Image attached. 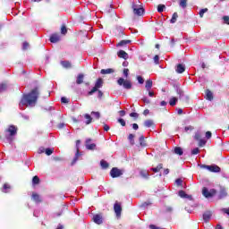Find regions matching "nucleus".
<instances>
[{
    "instance_id": "f257e3e1",
    "label": "nucleus",
    "mask_w": 229,
    "mask_h": 229,
    "mask_svg": "<svg viewBox=\"0 0 229 229\" xmlns=\"http://www.w3.org/2000/svg\"><path fill=\"white\" fill-rule=\"evenodd\" d=\"M38 96H40V89L38 87H35L30 93L22 96L21 105L22 106H35L38 100Z\"/></svg>"
},
{
    "instance_id": "f03ea898",
    "label": "nucleus",
    "mask_w": 229,
    "mask_h": 229,
    "mask_svg": "<svg viewBox=\"0 0 229 229\" xmlns=\"http://www.w3.org/2000/svg\"><path fill=\"white\" fill-rule=\"evenodd\" d=\"M17 131H19V128L15 125H9L7 129L4 130V137L9 144L13 142L15 135H17Z\"/></svg>"
},
{
    "instance_id": "7ed1b4c3",
    "label": "nucleus",
    "mask_w": 229,
    "mask_h": 229,
    "mask_svg": "<svg viewBox=\"0 0 229 229\" xmlns=\"http://www.w3.org/2000/svg\"><path fill=\"white\" fill-rule=\"evenodd\" d=\"M117 84L120 85V87H123V89H126V90H130L131 89V81L130 80H124L123 78H119L117 80Z\"/></svg>"
},
{
    "instance_id": "20e7f679",
    "label": "nucleus",
    "mask_w": 229,
    "mask_h": 229,
    "mask_svg": "<svg viewBox=\"0 0 229 229\" xmlns=\"http://www.w3.org/2000/svg\"><path fill=\"white\" fill-rule=\"evenodd\" d=\"M216 194H217V191L216 189H211L210 191H208V188L207 187H203L202 189V196H204V198H214Z\"/></svg>"
},
{
    "instance_id": "39448f33",
    "label": "nucleus",
    "mask_w": 229,
    "mask_h": 229,
    "mask_svg": "<svg viewBox=\"0 0 229 229\" xmlns=\"http://www.w3.org/2000/svg\"><path fill=\"white\" fill-rule=\"evenodd\" d=\"M201 169H208L210 173H221V167H219L217 165H201Z\"/></svg>"
},
{
    "instance_id": "423d86ee",
    "label": "nucleus",
    "mask_w": 229,
    "mask_h": 229,
    "mask_svg": "<svg viewBox=\"0 0 229 229\" xmlns=\"http://www.w3.org/2000/svg\"><path fill=\"white\" fill-rule=\"evenodd\" d=\"M103 87V79L98 78L95 83V86L92 88L90 91H89V96H92L95 92H98V89H101Z\"/></svg>"
},
{
    "instance_id": "0eeeda50",
    "label": "nucleus",
    "mask_w": 229,
    "mask_h": 229,
    "mask_svg": "<svg viewBox=\"0 0 229 229\" xmlns=\"http://www.w3.org/2000/svg\"><path fill=\"white\" fill-rule=\"evenodd\" d=\"M131 8L134 15H138L139 17H140V15H144V9L140 7L139 4L132 3Z\"/></svg>"
},
{
    "instance_id": "6e6552de",
    "label": "nucleus",
    "mask_w": 229,
    "mask_h": 229,
    "mask_svg": "<svg viewBox=\"0 0 229 229\" xmlns=\"http://www.w3.org/2000/svg\"><path fill=\"white\" fill-rule=\"evenodd\" d=\"M110 176L111 178H119L120 176H123V170L113 167L110 171Z\"/></svg>"
},
{
    "instance_id": "1a4fd4ad",
    "label": "nucleus",
    "mask_w": 229,
    "mask_h": 229,
    "mask_svg": "<svg viewBox=\"0 0 229 229\" xmlns=\"http://www.w3.org/2000/svg\"><path fill=\"white\" fill-rule=\"evenodd\" d=\"M114 214H116V217H121V214L123 212V208L121 207V204L119 202H115L114 205Z\"/></svg>"
},
{
    "instance_id": "9d476101",
    "label": "nucleus",
    "mask_w": 229,
    "mask_h": 229,
    "mask_svg": "<svg viewBox=\"0 0 229 229\" xmlns=\"http://www.w3.org/2000/svg\"><path fill=\"white\" fill-rule=\"evenodd\" d=\"M90 142H92V139L89 138L86 140V149H89V151H94V149H96V143Z\"/></svg>"
},
{
    "instance_id": "9b49d317",
    "label": "nucleus",
    "mask_w": 229,
    "mask_h": 229,
    "mask_svg": "<svg viewBox=\"0 0 229 229\" xmlns=\"http://www.w3.org/2000/svg\"><path fill=\"white\" fill-rule=\"evenodd\" d=\"M80 144H81V140H76V149L77 152L75 154V157L73 158V162H77L78 158L81 157V154H80Z\"/></svg>"
},
{
    "instance_id": "f8f14e48",
    "label": "nucleus",
    "mask_w": 229,
    "mask_h": 229,
    "mask_svg": "<svg viewBox=\"0 0 229 229\" xmlns=\"http://www.w3.org/2000/svg\"><path fill=\"white\" fill-rule=\"evenodd\" d=\"M50 42L52 44H56V42H60V34L58 33H54L50 36L49 38Z\"/></svg>"
},
{
    "instance_id": "ddd939ff",
    "label": "nucleus",
    "mask_w": 229,
    "mask_h": 229,
    "mask_svg": "<svg viewBox=\"0 0 229 229\" xmlns=\"http://www.w3.org/2000/svg\"><path fill=\"white\" fill-rule=\"evenodd\" d=\"M93 221L96 225H103V216L101 215H95L93 216Z\"/></svg>"
},
{
    "instance_id": "4468645a",
    "label": "nucleus",
    "mask_w": 229,
    "mask_h": 229,
    "mask_svg": "<svg viewBox=\"0 0 229 229\" xmlns=\"http://www.w3.org/2000/svg\"><path fill=\"white\" fill-rule=\"evenodd\" d=\"M31 199L35 201V203H42V198L37 192H33L31 195Z\"/></svg>"
},
{
    "instance_id": "2eb2a0df",
    "label": "nucleus",
    "mask_w": 229,
    "mask_h": 229,
    "mask_svg": "<svg viewBox=\"0 0 229 229\" xmlns=\"http://www.w3.org/2000/svg\"><path fill=\"white\" fill-rule=\"evenodd\" d=\"M118 58H123V60H128V53H126L124 50H120L117 52Z\"/></svg>"
},
{
    "instance_id": "dca6fc26",
    "label": "nucleus",
    "mask_w": 229,
    "mask_h": 229,
    "mask_svg": "<svg viewBox=\"0 0 229 229\" xmlns=\"http://www.w3.org/2000/svg\"><path fill=\"white\" fill-rule=\"evenodd\" d=\"M175 72L177 74H182V72H185V65L182 64H177Z\"/></svg>"
},
{
    "instance_id": "f3484780",
    "label": "nucleus",
    "mask_w": 229,
    "mask_h": 229,
    "mask_svg": "<svg viewBox=\"0 0 229 229\" xmlns=\"http://www.w3.org/2000/svg\"><path fill=\"white\" fill-rule=\"evenodd\" d=\"M178 196H180V198H184L187 199H192V195H188L183 190L179 191Z\"/></svg>"
},
{
    "instance_id": "a211bd4d",
    "label": "nucleus",
    "mask_w": 229,
    "mask_h": 229,
    "mask_svg": "<svg viewBox=\"0 0 229 229\" xmlns=\"http://www.w3.org/2000/svg\"><path fill=\"white\" fill-rule=\"evenodd\" d=\"M228 196V192H226V189L221 188L220 193L218 195V199H223V198H226Z\"/></svg>"
},
{
    "instance_id": "6ab92c4d",
    "label": "nucleus",
    "mask_w": 229,
    "mask_h": 229,
    "mask_svg": "<svg viewBox=\"0 0 229 229\" xmlns=\"http://www.w3.org/2000/svg\"><path fill=\"white\" fill-rule=\"evenodd\" d=\"M152 87H153V81L147 80L145 82V89H146L147 92H149V90H151Z\"/></svg>"
},
{
    "instance_id": "aec40b11",
    "label": "nucleus",
    "mask_w": 229,
    "mask_h": 229,
    "mask_svg": "<svg viewBox=\"0 0 229 229\" xmlns=\"http://www.w3.org/2000/svg\"><path fill=\"white\" fill-rule=\"evenodd\" d=\"M206 99H208V101H212V99H214V94L210 89H206Z\"/></svg>"
},
{
    "instance_id": "412c9836",
    "label": "nucleus",
    "mask_w": 229,
    "mask_h": 229,
    "mask_svg": "<svg viewBox=\"0 0 229 229\" xmlns=\"http://www.w3.org/2000/svg\"><path fill=\"white\" fill-rule=\"evenodd\" d=\"M100 72L102 74H114V72H115V71L114 69H112V68H108V69H102L100 71Z\"/></svg>"
},
{
    "instance_id": "4be33fe9",
    "label": "nucleus",
    "mask_w": 229,
    "mask_h": 229,
    "mask_svg": "<svg viewBox=\"0 0 229 229\" xmlns=\"http://www.w3.org/2000/svg\"><path fill=\"white\" fill-rule=\"evenodd\" d=\"M174 153L175 155H179V157H182V155H183V148H182L181 147H175Z\"/></svg>"
},
{
    "instance_id": "5701e85b",
    "label": "nucleus",
    "mask_w": 229,
    "mask_h": 229,
    "mask_svg": "<svg viewBox=\"0 0 229 229\" xmlns=\"http://www.w3.org/2000/svg\"><path fill=\"white\" fill-rule=\"evenodd\" d=\"M210 217H212V213L210 211H207L203 214V219L206 223L210 220Z\"/></svg>"
},
{
    "instance_id": "b1692460",
    "label": "nucleus",
    "mask_w": 229,
    "mask_h": 229,
    "mask_svg": "<svg viewBox=\"0 0 229 229\" xmlns=\"http://www.w3.org/2000/svg\"><path fill=\"white\" fill-rule=\"evenodd\" d=\"M61 65H63L64 69H71V67H72V64L69 61H62Z\"/></svg>"
},
{
    "instance_id": "393cba45",
    "label": "nucleus",
    "mask_w": 229,
    "mask_h": 229,
    "mask_svg": "<svg viewBox=\"0 0 229 229\" xmlns=\"http://www.w3.org/2000/svg\"><path fill=\"white\" fill-rule=\"evenodd\" d=\"M140 146H141V148H146V146H148V143H146V139L144 138V135H141L140 137Z\"/></svg>"
},
{
    "instance_id": "a878e982",
    "label": "nucleus",
    "mask_w": 229,
    "mask_h": 229,
    "mask_svg": "<svg viewBox=\"0 0 229 229\" xmlns=\"http://www.w3.org/2000/svg\"><path fill=\"white\" fill-rule=\"evenodd\" d=\"M100 165L102 169H108V167H110V164H108V162H106L105 159L100 161Z\"/></svg>"
},
{
    "instance_id": "bb28decb",
    "label": "nucleus",
    "mask_w": 229,
    "mask_h": 229,
    "mask_svg": "<svg viewBox=\"0 0 229 229\" xmlns=\"http://www.w3.org/2000/svg\"><path fill=\"white\" fill-rule=\"evenodd\" d=\"M83 78H84L83 73H80L78 75L77 80H76L77 85H81V83H83Z\"/></svg>"
},
{
    "instance_id": "cd10ccee",
    "label": "nucleus",
    "mask_w": 229,
    "mask_h": 229,
    "mask_svg": "<svg viewBox=\"0 0 229 229\" xmlns=\"http://www.w3.org/2000/svg\"><path fill=\"white\" fill-rule=\"evenodd\" d=\"M144 126H146V128H151V126H155V123H153V120H146Z\"/></svg>"
},
{
    "instance_id": "c85d7f7f",
    "label": "nucleus",
    "mask_w": 229,
    "mask_h": 229,
    "mask_svg": "<svg viewBox=\"0 0 229 229\" xmlns=\"http://www.w3.org/2000/svg\"><path fill=\"white\" fill-rule=\"evenodd\" d=\"M128 140L130 141V144L133 146L135 144V134H129Z\"/></svg>"
},
{
    "instance_id": "c756f323",
    "label": "nucleus",
    "mask_w": 229,
    "mask_h": 229,
    "mask_svg": "<svg viewBox=\"0 0 229 229\" xmlns=\"http://www.w3.org/2000/svg\"><path fill=\"white\" fill-rule=\"evenodd\" d=\"M163 167H164V165L159 164L157 167L151 168V171H153V173H159V171L163 169Z\"/></svg>"
},
{
    "instance_id": "7c9ffc66",
    "label": "nucleus",
    "mask_w": 229,
    "mask_h": 229,
    "mask_svg": "<svg viewBox=\"0 0 229 229\" xmlns=\"http://www.w3.org/2000/svg\"><path fill=\"white\" fill-rule=\"evenodd\" d=\"M131 40L130 39H124V40H122L120 41L117 46L119 47H123V46H126L127 44H131Z\"/></svg>"
},
{
    "instance_id": "2f4dec72",
    "label": "nucleus",
    "mask_w": 229,
    "mask_h": 229,
    "mask_svg": "<svg viewBox=\"0 0 229 229\" xmlns=\"http://www.w3.org/2000/svg\"><path fill=\"white\" fill-rule=\"evenodd\" d=\"M178 19V13H174L172 15V19L170 20L171 24H174Z\"/></svg>"
},
{
    "instance_id": "473e14b6",
    "label": "nucleus",
    "mask_w": 229,
    "mask_h": 229,
    "mask_svg": "<svg viewBox=\"0 0 229 229\" xmlns=\"http://www.w3.org/2000/svg\"><path fill=\"white\" fill-rule=\"evenodd\" d=\"M150 205H153V202H151L150 200H148V201L141 203L140 208H147V207H149Z\"/></svg>"
},
{
    "instance_id": "72a5a7b5",
    "label": "nucleus",
    "mask_w": 229,
    "mask_h": 229,
    "mask_svg": "<svg viewBox=\"0 0 229 229\" xmlns=\"http://www.w3.org/2000/svg\"><path fill=\"white\" fill-rule=\"evenodd\" d=\"M8 89V84L3 82L0 84V92H4Z\"/></svg>"
},
{
    "instance_id": "f704fd0d",
    "label": "nucleus",
    "mask_w": 229,
    "mask_h": 229,
    "mask_svg": "<svg viewBox=\"0 0 229 229\" xmlns=\"http://www.w3.org/2000/svg\"><path fill=\"white\" fill-rule=\"evenodd\" d=\"M32 183H33V185H38V183H40V178H38V176L35 175L32 178Z\"/></svg>"
},
{
    "instance_id": "c9c22d12",
    "label": "nucleus",
    "mask_w": 229,
    "mask_h": 229,
    "mask_svg": "<svg viewBox=\"0 0 229 229\" xmlns=\"http://www.w3.org/2000/svg\"><path fill=\"white\" fill-rule=\"evenodd\" d=\"M178 101V98L174 97L170 99L169 105L170 106H174L176 105V102Z\"/></svg>"
},
{
    "instance_id": "e433bc0d",
    "label": "nucleus",
    "mask_w": 229,
    "mask_h": 229,
    "mask_svg": "<svg viewBox=\"0 0 229 229\" xmlns=\"http://www.w3.org/2000/svg\"><path fill=\"white\" fill-rule=\"evenodd\" d=\"M85 119H87L86 121V124H90V123H92V116H90V114H86L84 115Z\"/></svg>"
},
{
    "instance_id": "4c0bfd02",
    "label": "nucleus",
    "mask_w": 229,
    "mask_h": 229,
    "mask_svg": "<svg viewBox=\"0 0 229 229\" xmlns=\"http://www.w3.org/2000/svg\"><path fill=\"white\" fill-rule=\"evenodd\" d=\"M165 8V4H158L157 5V12L159 13H162V12H164V9Z\"/></svg>"
},
{
    "instance_id": "58836bf2",
    "label": "nucleus",
    "mask_w": 229,
    "mask_h": 229,
    "mask_svg": "<svg viewBox=\"0 0 229 229\" xmlns=\"http://www.w3.org/2000/svg\"><path fill=\"white\" fill-rule=\"evenodd\" d=\"M55 150L53 149V148H46V150H45V153H46V155H47V157H50V155H53V152H54Z\"/></svg>"
},
{
    "instance_id": "ea45409f",
    "label": "nucleus",
    "mask_w": 229,
    "mask_h": 229,
    "mask_svg": "<svg viewBox=\"0 0 229 229\" xmlns=\"http://www.w3.org/2000/svg\"><path fill=\"white\" fill-rule=\"evenodd\" d=\"M175 183L178 187H182L183 180H182L181 178H178L175 180Z\"/></svg>"
},
{
    "instance_id": "a19ab883",
    "label": "nucleus",
    "mask_w": 229,
    "mask_h": 229,
    "mask_svg": "<svg viewBox=\"0 0 229 229\" xmlns=\"http://www.w3.org/2000/svg\"><path fill=\"white\" fill-rule=\"evenodd\" d=\"M61 33L62 35H67V27H65V25H62Z\"/></svg>"
},
{
    "instance_id": "79ce46f5",
    "label": "nucleus",
    "mask_w": 229,
    "mask_h": 229,
    "mask_svg": "<svg viewBox=\"0 0 229 229\" xmlns=\"http://www.w3.org/2000/svg\"><path fill=\"white\" fill-rule=\"evenodd\" d=\"M180 6L182 8H187V0H180Z\"/></svg>"
},
{
    "instance_id": "37998d69",
    "label": "nucleus",
    "mask_w": 229,
    "mask_h": 229,
    "mask_svg": "<svg viewBox=\"0 0 229 229\" xmlns=\"http://www.w3.org/2000/svg\"><path fill=\"white\" fill-rule=\"evenodd\" d=\"M207 12H208V8H204V9H201L199 11V17H203V15H205V13H207Z\"/></svg>"
},
{
    "instance_id": "c03bdc74",
    "label": "nucleus",
    "mask_w": 229,
    "mask_h": 229,
    "mask_svg": "<svg viewBox=\"0 0 229 229\" xmlns=\"http://www.w3.org/2000/svg\"><path fill=\"white\" fill-rule=\"evenodd\" d=\"M207 144V140H203V139H200L199 140V148H203V146H205Z\"/></svg>"
},
{
    "instance_id": "a18cd8bd",
    "label": "nucleus",
    "mask_w": 229,
    "mask_h": 229,
    "mask_svg": "<svg viewBox=\"0 0 229 229\" xmlns=\"http://www.w3.org/2000/svg\"><path fill=\"white\" fill-rule=\"evenodd\" d=\"M129 74H130V69L124 68L123 69V76H124V78H128Z\"/></svg>"
},
{
    "instance_id": "49530a36",
    "label": "nucleus",
    "mask_w": 229,
    "mask_h": 229,
    "mask_svg": "<svg viewBox=\"0 0 229 229\" xmlns=\"http://www.w3.org/2000/svg\"><path fill=\"white\" fill-rule=\"evenodd\" d=\"M28 47H30V43H28V41H24L23 45H22V49L24 51H26V49H28Z\"/></svg>"
},
{
    "instance_id": "de8ad7c7",
    "label": "nucleus",
    "mask_w": 229,
    "mask_h": 229,
    "mask_svg": "<svg viewBox=\"0 0 229 229\" xmlns=\"http://www.w3.org/2000/svg\"><path fill=\"white\" fill-rule=\"evenodd\" d=\"M154 62H155L156 65H158V64H160V56L155 55Z\"/></svg>"
},
{
    "instance_id": "09e8293b",
    "label": "nucleus",
    "mask_w": 229,
    "mask_h": 229,
    "mask_svg": "<svg viewBox=\"0 0 229 229\" xmlns=\"http://www.w3.org/2000/svg\"><path fill=\"white\" fill-rule=\"evenodd\" d=\"M10 189H12V186H10V184H8V183L4 184V192H8V190H10Z\"/></svg>"
},
{
    "instance_id": "8fccbe9b",
    "label": "nucleus",
    "mask_w": 229,
    "mask_h": 229,
    "mask_svg": "<svg viewBox=\"0 0 229 229\" xmlns=\"http://www.w3.org/2000/svg\"><path fill=\"white\" fill-rule=\"evenodd\" d=\"M92 115H95L96 119H99L101 117V114L99 112H91Z\"/></svg>"
},
{
    "instance_id": "3c124183",
    "label": "nucleus",
    "mask_w": 229,
    "mask_h": 229,
    "mask_svg": "<svg viewBox=\"0 0 229 229\" xmlns=\"http://www.w3.org/2000/svg\"><path fill=\"white\" fill-rule=\"evenodd\" d=\"M118 123L121 124V126H126V121H124L123 118H119Z\"/></svg>"
},
{
    "instance_id": "603ef678",
    "label": "nucleus",
    "mask_w": 229,
    "mask_h": 229,
    "mask_svg": "<svg viewBox=\"0 0 229 229\" xmlns=\"http://www.w3.org/2000/svg\"><path fill=\"white\" fill-rule=\"evenodd\" d=\"M194 139H195V140H198V142H199V140H201V134H199V132H196Z\"/></svg>"
},
{
    "instance_id": "864d4df0",
    "label": "nucleus",
    "mask_w": 229,
    "mask_h": 229,
    "mask_svg": "<svg viewBox=\"0 0 229 229\" xmlns=\"http://www.w3.org/2000/svg\"><path fill=\"white\" fill-rule=\"evenodd\" d=\"M199 153V148H195L191 150V155H198Z\"/></svg>"
},
{
    "instance_id": "5fc2aeb1",
    "label": "nucleus",
    "mask_w": 229,
    "mask_h": 229,
    "mask_svg": "<svg viewBox=\"0 0 229 229\" xmlns=\"http://www.w3.org/2000/svg\"><path fill=\"white\" fill-rule=\"evenodd\" d=\"M140 174L143 176V178H148L149 176V174H148L146 171H141Z\"/></svg>"
},
{
    "instance_id": "6e6d98bb",
    "label": "nucleus",
    "mask_w": 229,
    "mask_h": 229,
    "mask_svg": "<svg viewBox=\"0 0 229 229\" xmlns=\"http://www.w3.org/2000/svg\"><path fill=\"white\" fill-rule=\"evenodd\" d=\"M97 92H98V98L101 99V98H103V96H104L103 91L98 89Z\"/></svg>"
},
{
    "instance_id": "4d7b16f0",
    "label": "nucleus",
    "mask_w": 229,
    "mask_h": 229,
    "mask_svg": "<svg viewBox=\"0 0 229 229\" xmlns=\"http://www.w3.org/2000/svg\"><path fill=\"white\" fill-rule=\"evenodd\" d=\"M177 94L179 95V99L183 98V91L182 89H177Z\"/></svg>"
},
{
    "instance_id": "13d9d810",
    "label": "nucleus",
    "mask_w": 229,
    "mask_h": 229,
    "mask_svg": "<svg viewBox=\"0 0 229 229\" xmlns=\"http://www.w3.org/2000/svg\"><path fill=\"white\" fill-rule=\"evenodd\" d=\"M137 80L140 85H142L144 83V79L142 78V76H138Z\"/></svg>"
},
{
    "instance_id": "bf43d9fd",
    "label": "nucleus",
    "mask_w": 229,
    "mask_h": 229,
    "mask_svg": "<svg viewBox=\"0 0 229 229\" xmlns=\"http://www.w3.org/2000/svg\"><path fill=\"white\" fill-rule=\"evenodd\" d=\"M143 103H146V105H149L151 103V100H149L148 98L144 97L142 98Z\"/></svg>"
},
{
    "instance_id": "052dcab7",
    "label": "nucleus",
    "mask_w": 229,
    "mask_h": 229,
    "mask_svg": "<svg viewBox=\"0 0 229 229\" xmlns=\"http://www.w3.org/2000/svg\"><path fill=\"white\" fill-rule=\"evenodd\" d=\"M223 21H224L225 24H229V16H224Z\"/></svg>"
},
{
    "instance_id": "680f3d73",
    "label": "nucleus",
    "mask_w": 229,
    "mask_h": 229,
    "mask_svg": "<svg viewBox=\"0 0 229 229\" xmlns=\"http://www.w3.org/2000/svg\"><path fill=\"white\" fill-rule=\"evenodd\" d=\"M212 138V132L210 131H208L206 132V139H211Z\"/></svg>"
},
{
    "instance_id": "e2e57ef3",
    "label": "nucleus",
    "mask_w": 229,
    "mask_h": 229,
    "mask_svg": "<svg viewBox=\"0 0 229 229\" xmlns=\"http://www.w3.org/2000/svg\"><path fill=\"white\" fill-rule=\"evenodd\" d=\"M61 103H64V104L69 103V99H67V98L65 97H63L61 98Z\"/></svg>"
},
{
    "instance_id": "0e129e2a",
    "label": "nucleus",
    "mask_w": 229,
    "mask_h": 229,
    "mask_svg": "<svg viewBox=\"0 0 229 229\" xmlns=\"http://www.w3.org/2000/svg\"><path fill=\"white\" fill-rule=\"evenodd\" d=\"M119 114H120L121 117H124L126 115V111L121 110V111H119Z\"/></svg>"
},
{
    "instance_id": "69168bd1",
    "label": "nucleus",
    "mask_w": 229,
    "mask_h": 229,
    "mask_svg": "<svg viewBox=\"0 0 229 229\" xmlns=\"http://www.w3.org/2000/svg\"><path fill=\"white\" fill-rule=\"evenodd\" d=\"M130 117H135V118H137V117H139V114H138L137 113H131V114H130Z\"/></svg>"
},
{
    "instance_id": "338daca9",
    "label": "nucleus",
    "mask_w": 229,
    "mask_h": 229,
    "mask_svg": "<svg viewBox=\"0 0 229 229\" xmlns=\"http://www.w3.org/2000/svg\"><path fill=\"white\" fill-rule=\"evenodd\" d=\"M110 130V126L108 124H104V131H108Z\"/></svg>"
},
{
    "instance_id": "774afa93",
    "label": "nucleus",
    "mask_w": 229,
    "mask_h": 229,
    "mask_svg": "<svg viewBox=\"0 0 229 229\" xmlns=\"http://www.w3.org/2000/svg\"><path fill=\"white\" fill-rule=\"evenodd\" d=\"M132 128H133V130H139V124L133 123Z\"/></svg>"
}]
</instances>
